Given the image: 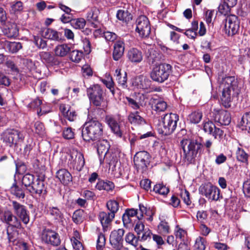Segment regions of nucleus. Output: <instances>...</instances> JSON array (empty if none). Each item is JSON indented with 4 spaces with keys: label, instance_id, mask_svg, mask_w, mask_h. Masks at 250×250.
<instances>
[{
    "label": "nucleus",
    "instance_id": "0eeeda50",
    "mask_svg": "<svg viewBox=\"0 0 250 250\" xmlns=\"http://www.w3.org/2000/svg\"><path fill=\"white\" fill-rule=\"evenodd\" d=\"M1 140L6 146L11 147L18 140H23L24 136L21 132L15 129H7L1 135Z\"/></svg>",
    "mask_w": 250,
    "mask_h": 250
},
{
    "label": "nucleus",
    "instance_id": "473e14b6",
    "mask_svg": "<svg viewBox=\"0 0 250 250\" xmlns=\"http://www.w3.org/2000/svg\"><path fill=\"white\" fill-rule=\"evenodd\" d=\"M152 108L157 112L165 111L167 107V104L161 99H153Z\"/></svg>",
    "mask_w": 250,
    "mask_h": 250
},
{
    "label": "nucleus",
    "instance_id": "9b49d317",
    "mask_svg": "<svg viewBox=\"0 0 250 250\" xmlns=\"http://www.w3.org/2000/svg\"><path fill=\"white\" fill-rule=\"evenodd\" d=\"M199 191L203 195L211 201H217L219 199L220 189L210 183L202 185L199 188Z\"/></svg>",
    "mask_w": 250,
    "mask_h": 250
},
{
    "label": "nucleus",
    "instance_id": "37998d69",
    "mask_svg": "<svg viewBox=\"0 0 250 250\" xmlns=\"http://www.w3.org/2000/svg\"><path fill=\"white\" fill-rule=\"evenodd\" d=\"M86 24V21L83 18L73 19L71 21V26L76 29H83Z\"/></svg>",
    "mask_w": 250,
    "mask_h": 250
},
{
    "label": "nucleus",
    "instance_id": "c756f323",
    "mask_svg": "<svg viewBox=\"0 0 250 250\" xmlns=\"http://www.w3.org/2000/svg\"><path fill=\"white\" fill-rule=\"evenodd\" d=\"M121 71V69L120 68L116 69L114 76L116 77V80L118 84L123 88H125L127 87V74L126 72L122 74Z\"/></svg>",
    "mask_w": 250,
    "mask_h": 250
},
{
    "label": "nucleus",
    "instance_id": "ddd939ff",
    "mask_svg": "<svg viewBox=\"0 0 250 250\" xmlns=\"http://www.w3.org/2000/svg\"><path fill=\"white\" fill-rule=\"evenodd\" d=\"M10 203V206L17 216L19 217L24 224H28L29 221V215L26 207L15 200H11Z\"/></svg>",
    "mask_w": 250,
    "mask_h": 250
},
{
    "label": "nucleus",
    "instance_id": "7c9ffc66",
    "mask_svg": "<svg viewBox=\"0 0 250 250\" xmlns=\"http://www.w3.org/2000/svg\"><path fill=\"white\" fill-rule=\"evenodd\" d=\"M128 121L134 125H144L146 124L145 120L139 115L138 112L131 113L128 116Z\"/></svg>",
    "mask_w": 250,
    "mask_h": 250
},
{
    "label": "nucleus",
    "instance_id": "9d476101",
    "mask_svg": "<svg viewBox=\"0 0 250 250\" xmlns=\"http://www.w3.org/2000/svg\"><path fill=\"white\" fill-rule=\"evenodd\" d=\"M150 25L148 18L144 15L139 16L136 20V31L141 38L148 37L150 33Z\"/></svg>",
    "mask_w": 250,
    "mask_h": 250
},
{
    "label": "nucleus",
    "instance_id": "680f3d73",
    "mask_svg": "<svg viewBox=\"0 0 250 250\" xmlns=\"http://www.w3.org/2000/svg\"><path fill=\"white\" fill-rule=\"evenodd\" d=\"M64 117L70 122H73L76 120L77 115L76 112L71 108L66 112V114H64Z\"/></svg>",
    "mask_w": 250,
    "mask_h": 250
},
{
    "label": "nucleus",
    "instance_id": "423d86ee",
    "mask_svg": "<svg viewBox=\"0 0 250 250\" xmlns=\"http://www.w3.org/2000/svg\"><path fill=\"white\" fill-rule=\"evenodd\" d=\"M171 66L167 63H161L156 65L150 73L152 80L158 83H163L168 78L171 72Z\"/></svg>",
    "mask_w": 250,
    "mask_h": 250
},
{
    "label": "nucleus",
    "instance_id": "4d7b16f0",
    "mask_svg": "<svg viewBox=\"0 0 250 250\" xmlns=\"http://www.w3.org/2000/svg\"><path fill=\"white\" fill-rule=\"evenodd\" d=\"M35 132L39 135L42 136L44 134L45 129L43 124L39 121L36 122L34 125Z\"/></svg>",
    "mask_w": 250,
    "mask_h": 250
},
{
    "label": "nucleus",
    "instance_id": "603ef678",
    "mask_svg": "<svg viewBox=\"0 0 250 250\" xmlns=\"http://www.w3.org/2000/svg\"><path fill=\"white\" fill-rule=\"evenodd\" d=\"M174 234L176 239H179L181 241H184L187 236V231L177 226L175 229Z\"/></svg>",
    "mask_w": 250,
    "mask_h": 250
},
{
    "label": "nucleus",
    "instance_id": "bb28decb",
    "mask_svg": "<svg viewBox=\"0 0 250 250\" xmlns=\"http://www.w3.org/2000/svg\"><path fill=\"white\" fill-rule=\"evenodd\" d=\"M56 177L64 185H67L72 180L70 173L66 169H61L56 172Z\"/></svg>",
    "mask_w": 250,
    "mask_h": 250
},
{
    "label": "nucleus",
    "instance_id": "338daca9",
    "mask_svg": "<svg viewBox=\"0 0 250 250\" xmlns=\"http://www.w3.org/2000/svg\"><path fill=\"white\" fill-rule=\"evenodd\" d=\"M215 127V125L211 122H208L204 124L203 126V129L206 132L208 133L209 134L212 133L214 128Z\"/></svg>",
    "mask_w": 250,
    "mask_h": 250
},
{
    "label": "nucleus",
    "instance_id": "4468645a",
    "mask_svg": "<svg viewBox=\"0 0 250 250\" xmlns=\"http://www.w3.org/2000/svg\"><path fill=\"white\" fill-rule=\"evenodd\" d=\"M97 150L99 155V160L101 164H102L104 160H105L106 162L109 165L111 164L112 161L108 159V155L109 153V149L110 148V145L108 142L105 140H102L97 144Z\"/></svg>",
    "mask_w": 250,
    "mask_h": 250
},
{
    "label": "nucleus",
    "instance_id": "13d9d810",
    "mask_svg": "<svg viewBox=\"0 0 250 250\" xmlns=\"http://www.w3.org/2000/svg\"><path fill=\"white\" fill-rule=\"evenodd\" d=\"M103 83L106 85V87L110 90L112 95H114L115 93L114 89V83L112 78L111 77H108L106 80H103Z\"/></svg>",
    "mask_w": 250,
    "mask_h": 250
},
{
    "label": "nucleus",
    "instance_id": "412c9836",
    "mask_svg": "<svg viewBox=\"0 0 250 250\" xmlns=\"http://www.w3.org/2000/svg\"><path fill=\"white\" fill-rule=\"evenodd\" d=\"M214 120L221 125H229L231 121L230 114L225 110L219 111L215 115Z\"/></svg>",
    "mask_w": 250,
    "mask_h": 250
},
{
    "label": "nucleus",
    "instance_id": "0e129e2a",
    "mask_svg": "<svg viewBox=\"0 0 250 250\" xmlns=\"http://www.w3.org/2000/svg\"><path fill=\"white\" fill-rule=\"evenodd\" d=\"M140 84L139 87L143 89H147L150 88L151 85V81L146 78H142L140 81Z\"/></svg>",
    "mask_w": 250,
    "mask_h": 250
},
{
    "label": "nucleus",
    "instance_id": "8fccbe9b",
    "mask_svg": "<svg viewBox=\"0 0 250 250\" xmlns=\"http://www.w3.org/2000/svg\"><path fill=\"white\" fill-rule=\"evenodd\" d=\"M7 47L10 52L14 53L21 49L22 45L19 42H10L8 43Z\"/></svg>",
    "mask_w": 250,
    "mask_h": 250
},
{
    "label": "nucleus",
    "instance_id": "f257e3e1",
    "mask_svg": "<svg viewBox=\"0 0 250 250\" xmlns=\"http://www.w3.org/2000/svg\"><path fill=\"white\" fill-rule=\"evenodd\" d=\"M220 87L222 89L221 96L222 104L225 107L229 108L233 99L240 93L238 82L234 76L223 77L220 82Z\"/></svg>",
    "mask_w": 250,
    "mask_h": 250
},
{
    "label": "nucleus",
    "instance_id": "774afa93",
    "mask_svg": "<svg viewBox=\"0 0 250 250\" xmlns=\"http://www.w3.org/2000/svg\"><path fill=\"white\" fill-rule=\"evenodd\" d=\"M243 191L245 195L250 197V178L246 181L243 185Z\"/></svg>",
    "mask_w": 250,
    "mask_h": 250
},
{
    "label": "nucleus",
    "instance_id": "1a4fd4ad",
    "mask_svg": "<svg viewBox=\"0 0 250 250\" xmlns=\"http://www.w3.org/2000/svg\"><path fill=\"white\" fill-rule=\"evenodd\" d=\"M240 22L238 17L234 15H229L226 19L224 27L225 33L228 36H233L236 34L239 30Z\"/></svg>",
    "mask_w": 250,
    "mask_h": 250
},
{
    "label": "nucleus",
    "instance_id": "5701e85b",
    "mask_svg": "<svg viewBox=\"0 0 250 250\" xmlns=\"http://www.w3.org/2000/svg\"><path fill=\"white\" fill-rule=\"evenodd\" d=\"M3 33L9 38H16L19 34V29L15 23L8 22L4 28Z\"/></svg>",
    "mask_w": 250,
    "mask_h": 250
},
{
    "label": "nucleus",
    "instance_id": "aec40b11",
    "mask_svg": "<svg viewBox=\"0 0 250 250\" xmlns=\"http://www.w3.org/2000/svg\"><path fill=\"white\" fill-rule=\"evenodd\" d=\"M126 58L131 63L136 64L142 61L143 55L141 50L136 48H132L127 51Z\"/></svg>",
    "mask_w": 250,
    "mask_h": 250
},
{
    "label": "nucleus",
    "instance_id": "39448f33",
    "mask_svg": "<svg viewBox=\"0 0 250 250\" xmlns=\"http://www.w3.org/2000/svg\"><path fill=\"white\" fill-rule=\"evenodd\" d=\"M87 94L90 103L94 106L104 109L107 105V101L104 91L99 84H94L87 88Z\"/></svg>",
    "mask_w": 250,
    "mask_h": 250
},
{
    "label": "nucleus",
    "instance_id": "a211bd4d",
    "mask_svg": "<svg viewBox=\"0 0 250 250\" xmlns=\"http://www.w3.org/2000/svg\"><path fill=\"white\" fill-rule=\"evenodd\" d=\"M27 190L31 194H35L39 196H41L42 194L45 195L46 194L44 182L39 178H37L35 182Z\"/></svg>",
    "mask_w": 250,
    "mask_h": 250
},
{
    "label": "nucleus",
    "instance_id": "bf43d9fd",
    "mask_svg": "<svg viewBox=\"0 0 250 250\" xmlns=\"http://www.w3.org/2000/svg\"><path fill=\"white\" fill-rule=\"evenodd\" d=\"M17 234V232L13 230V229H11V227H7V235L9 242H13L16 240Z\"/></svg>",
    "mask_w": 250,
    "mask_h": 250
},
{
    "label": "nucleus",
    "instance_id": "a19ab883",
    "mask_svg": "<svg viewBox=\"0 0 250 250\" xmlns=\"http://www.w3.org/2000/svg\"><path fill=\"white\" fill-rule=\"evenodd\" d=\"M106 207L108 212L112 215H115V213L118 211L119 206L118 203L115 200H109L106 203Z\"/></svg>",
    "mask_w": 250,
    "mask_h": 250
},
{
    "label": "nucleus",
    "instance_id": "20e7f679",
    "mask_svg": "<svg viewBox=\"0 0 250 250\" xmlns=\"http://www.w3.org/2000/svg\"><path fill=\"white\" fill-rule=\"evenodd\" d=\"M160 119L159 129L160 133L164 135L172 133L176 128L179 116L170 113L162 115Z\"/></svg>",
    "mask_w": 250,
    "mask_h": 250
},
{
    "label": "nucleus",
    "instance_id": "79ce46f5",
    "mask_svg": "<svg viewBox=\"0 0 250 250\" xmlns=\"http://www.w3.org/2000/svg\"><path fill=\"white\" fill-rule=\"evenodd\" d=\"M125 241L134 247H136L138 246V238H137L132 233L128 232L125 235Z\"/></svg>",
    "mask_w": 250,
    "mask_h": 250
},
{
    "label": "nucleus",
    "instance_id": "f8f14e48",
    "mask_svg": "<svg viewBox=\"0 0 250 250\" xmlns=\"http://www.w3.org/2000/svg\"><path fill=\"white\" fill-rule=\"evenodd\" d=\"M69 158L68 164L78 171H81L85 164V161L83 154L75 149H72L70 151Z\"/></svg>",
    "mask_w": 250,
    "mask_h": 250
},
{
    "label": "nucleus",
    "instance_id": "09e8293b",
    "mask_svg": "<svg viewBox=\"0 0 250 250\" xmlns=\"http://www.w3.org/2000/svg\"><path fill=\"white\" fill-rule=\"evenodd\" d=\"M75 129L70 127H65L62 131V136L65 139L70 140L74 138Z\"/></svg>",
    "mask_w": 250,
    "mask_h": 250
},
{
    "label": "nucleus",
    "instance_id": "864d4df0",
    "mask_svg": "<svg viewBox=\"0 0 250 250\" xmlns=\"http://www.w3.org/2000/svg\"><path fill=\"white\" fill-rule=\"evenodd\" d=\"M40 57L42 61L46 63H50L52 62L53 57L50 52L42 51L39 54Z\"/></svg>",
    "mask_w": 250,
    "mask_h": 250
},
{
    "label": "nucleus",
    "instance_id": "de8ad7c7",
    "mask_svg": "<svg viewBox=\"0 0 250 250\" xmlns=\"http://www.w3.org/2000/svg\"><path fill=\"white\" fill-rule=\"evenodd\" d=\"M42 101L39 98H36L32 101L29 104L30 107L36 109L37 110V114L39 116L42 114V109L40 107Z\"/></svg>",
    "mask_w": 250,
    "mask_h": 250
},
{
    "label": "nucleus",
    "instance_id": "4be33fe9",
    "mask_svg": "<svg viewBox=\"0 0 250 250\" xmlns=\"http://www.w3.org/2000/svg\"><path fill=\"white\" fill-rule=\"evenodd\" d=\"M42 37L53 41H59L61 40V33L51 28H44L41 31Z\"/></svg>",
    "mask_w": 250,
    "mask_h": 250
},
{
    "label": "nucleus",
    "instance_id": "ea45409f",
    "mask_svg": "<svg viewBox=\"0 0 250 250\" xmlns=\"http://www.w3.org/2000/svg\"><path fill=\"white\" fill-rule=\"evenodd\" d=\"M207 241L205 238L198 236L196 238L194 245V250H205Z\"/></svg>",
    "mask_w": 250,
    "mask_h": 250
},
{
    "label": "nucleus",
    "instance_id": "c85d7f7f",
    "mask_svg": "<svg viewBox=\"0 0 250 250\" xmlns=\"http://www.w3.org/2000/svg\"><path fill=\"white\" fill-rule=\"evenodd\" d=\"M70 51V46L67 44L58 45L54 49L56 56L61 57L65 56Z\"/></svg>",
    "mask_w": 250,
    "mask_h": 250
},
{
    "label": "nucleus",
    "instance_id": "7ed1b4c3",
    "mask_svg": "<svg viewBox=\"0 0 250 250\" xmlns=\"http://www.w3.org/2000/svg\"><path fill=\"white\" fill-rule=\"evenodd\" d=\"M103 133L102 124L96 120L92 119L85 123L82 130L83 140L88 142L100 139Z\"/></svg>",
    "mask_w": 250,
    "mask_h": 250
},
{
    "label": "nucleus",
    "instance_id": "052dcab7",
    "mask_svg": "<svg viewBox=\"0 0 250 250\" xmlns=\"http://www.w3.org/2000/svg\"><path fill=\"white\" fill-rule=\"evenodd\" d=\"M34 40L35 44L38 48L44 49L46 47L47 45L46 42L41 38L34 36Z\"/></svg>",
    "mask_w": 250,
    "mask_h": 250
},
{
    "label": "nucleus",
    "instance_id": "b1692460",
    "mask_svg": "<svg viewBox=\"0 0 250 250\" xmlns=\"http://www.w3.org/2000/svg\"><path fill=\"white\" fill-rule=\"evenodd\" d=\"M125 51V43L122 41H117L114 44L112 57L114 61H119L123 56Z\"/></svg>",
    "mask_w": 250,
    "mask_h": 250
},
{
    "label": "nucleus",
    "instance_id": "5fc2aeb1",
    "mask_svg": "<svg viewBox=\"0 0 250 250\" xmlns=\"http://www.w3.org/2000/svg\"><path fill=\"white\" fill-rule=\"evenodd\" d=\"M105 244V238L104 235L102 233L98 235L97 240V250H102Z\"/></svg>",
    "mask_w": 250,
    "mask_h": 250
},
{
    "label": "nucleus",
    "instance_id": "f704fd0d",
    "mask_svg": "<svg viewBox=\"0 0 250 250\" xmlns=\"http://www.w3.org/2000/svg\"><path fill=\"white\" fill-rule=\"evenodd\" d=\"M240 124L243 130H247L250 133V112L246 113L242 116Z\"/></svg>",
    "mask_w": 250,
    "mask_h": 250
},
{
    "label": "nucleus",
    "instance_id": "2eb2a0df",
    "mask_svg": "<svg viewBox=\"0 0 250 250\" xmlns=\"http://www.w3.org/2000/svg\"><path fill=\"white\" fill-rule=\"evenodd\" d=\"M150 156L146 151L138 152L134 157V163L138 170H144L149 164Z\"/></svg>",
    "mask_w": 250,
    "mask_h": 250
},
{
    "label": "nucleus",
    "instance_id": "c03bdc74",
    "mask_svg": "<svg viewBox=\"0 0 250 250\" xmlns=\"http://www.w3.org/2000/svg\"><path fill=\"white\" fill-rule=\"evenodd\" d=\"M236 158L238 161L243 163H248V155L240 147H238L236 152Z\"/></svg>",
    "mask_w": 250,
    "mask_h": 250
},
{
    "label": "nucleus",
    "instance_id": "4c0bfd02",
    "mask_svg": "<svg viewBox=\"0 0 250 250\" xmlns=\"http://www.w3.org/2000/svg\"><path fill=\"white\" fill-rule=\"evenodd\" d=\"M84 211L82 209H78L74 211L72 215V220L76 224L82 223L84 219Z\"/></svg>",
    "mask_w": 250,
    "mask_h": 250
},
{
    "label": "nucleus",
    "instance_id": "69168bd1",
    "mask_svg": "<svg viewBox=\"0 0 250 250\" xmlns=\"http://www.w3.org/2000/svg\"><path fill=\"white\" fill-rule=\"evenodd\" d=\"M180 195L186 205H190L191 204V202L189 198V193L187 190H182Z\"/></svg>",
    "mask_w": 250,
    "mask_h": 250
},
{
    "label": "nucleus",
    "instance_id": "f3484780",
    "mask_svg": "<svg viewBox=\"0 0 250 250\" xmlns=\"http://www.w3.org/2000/svg\"><path fill=\"white\" fill-rule=\"evenodd\" d=\"M124 234L125 230L123 229H119L111 232L110 236V243L116 250H121L123 247V236Z\"/></svg>",
    "mask_w": 250,
    "mask_h": 250
},
{
    "label": "nucleus",
    "instance_id": "a18cd8bd",
    "mask_svg": "<svg viewBox=\"0 0 250 250\" xmlns=\"http://www.w3.org/2000/svg\"><path fill=\"white\" fill-rule=\"evenodd\" d=\"M83 57V53L81 51L74 50L70 51V59L73 62H79Z\"/></svg>",
    "mask_w": 250,
    "mask_h": 250
},
{
    "label": "nucleus",
    "instance_id": "6e6552de",
    "mask_svg": "<svg viewBox=\"0 0 250 250\" xmlns=\"http://www.w3.org/2000/svg\"><path fill=\"white\" fill-rule=\"evenodd\" d=\"M41 239L43 243L54 247L59 246L61 243L59 234L49 229H44L42 230Z\"/></svg>",
    "mask_w": 250,
    "mask_h": 250
},
{
    "label": "nucleus",
    "instance_id": "e2e57ef3",
    "mask_svg": "<svg viewBox=\"0 0 250 250\" xmlns=\"http://www.w3.org/2000/svg\"><path fill=\"white\" fill-rule=\"evenodd\" d=\"M71 241L72 246L75 250H83L84 248L82 243L75 237H72Z\"/></svg>",
    "mask_w": 250,
    "mask_h": 250
},
{
    "label": "nucleus",
    "instance_id": "58836bf2",
    "mask_svg": "<svg viewBox=\"0 0 250 250\" xmlns=\"http://www.w3.org/2000/svg\"><path fill=\"white\" fill-rule=\"evenodd\" d=\"M202 118V113L199 111L192 112L188 116V120L191 123L198 124L199 123Z\"/></svg>",
    "mask_w": 250,
    "mask_h": 250
},
{
    "label": "nucleus",
    "instance_id": "cd10ccee",
    "mask_svg": "<svg viewBox=\"0 0 250 250\" xmlns=\"http://www.w3.org/2000/svg\"><path fill=\"white\" fill-rule=\"evenodd\" d=\"M47 211L51 217L56 222H60L63 219V214L57 207H49Z\"/></svg>",
    "mask_w": 250,
    "mask_h": 250
},
{
    "label": "nucleus",
    "instance_id": "72a5a7b5",
    "mask_svg": "<svg viewBox=\"0 0 250 250\" xmlns=\"http://www.w3.org/2000/svg\"><path fill=\"white\" fill-rule=\"evenodd\" d=\"M11 193L17 198L23 199L25 197V193L21 186L17 185L16 183L13 184L10 188Z\"/></svg>",
    "mask_w": 250,
    "mask_h": 250
},
{
    "label": "nucleus",
    "instance_id": "2f4dec72",
    "mask_svg": "<svg viewBox=\"0 0 250 250\" xmlns=\"http://www.w3.org/2000/svg\"><path fill=\"white\" fill-rule=\"evenodd\" d=\"M114 188L113 182L109 181H99L96 185V188L99 190H104L106 191L112 190Z\"/></svg>",
    "mask_w": 250,
    "mask_h": 250
},
{
    "label": "nucleus",
    "instance_id": "393cba45",
    "mask_svg": "<svg viewBox=\"0 0 250 250\" xmlns=\"http://www.w3.org/2000/svg\"><path fill=\"white\" fill-rule=\"evenodd\" d=\"M105 121L108 125L110 126L112 132L119 137H122V132L120 126L114 118L111 116H106Z\"/></svg>",
    "mask_w": 250,
    "mask_h": 250
},
{
    "label": "nucleus",
    "instance_id": "e433bc0d",
    "mask_svg": "<svg viewBox=\"0 0 250 250\" xmlns=\"http://www.w3.org/2000/svg\"><path fill=\"white\" fill-rule=\"evenodd\" d=\"M116 17L117 19L120 21L125 22H128L132 19V16L130 13L127 10H118Z\"/></svg>",
    "mask_w": 250,
    "mask_h": 250
},
{
    "label": "nucleus",
    "instance_id": "6ab92c4d",
    "mask_svg": "<svg viewBox=\"0 0 250 250\" xmlns=\"http://www.w3.org/2000/svg\"><path fill=\"white\" fill-rule=\"evenodd\" d=\"M4 222L9 225L11 229H21V224L17 216L14 215L10 211H5L3 215Z\"/></svg>",
    "mask_w": 250,
    "mask_h": 250
},
{
    "label": "nucleus",
    "instance_id": "c9c22d12",
    "mask_svg": "<svg viewBox=\"0 0 250 250\" xmlns=\"http://www.w3.org/2000/svg\"><path fill=\"white\" fill-rule=\"evenodd\" d=\"M36 178L35 176L30 173H27L25 174L22 179V183L23 185L27 189L29 187H31L36 181Z\"/></svg>",
    "mask_w": 250,
    "mask_h": 250
},
{
    "label": "nucleus",
    "instance_id": "49530a36",
    "mask_svg": "<svg viewBox=\"0 0 250 250\" xmlns=\"http://www.w3.org/2000/svg\"><path fill=\"white\" fill-rule=\"evenodd\" d=\"M153 190L161 195H166L169 192V189L163 184H158L154 186Z\"/></svg>",
    "mask_w": 250,
    "mask_h": 250
},
{
    "label": "nucleus",
    "instance_id": "dca6fc26",
    "mask_svg": "<svg viewBox=\"0 0 250 250\" xmlns=\"http://www.w3.org/2000/svg\"><path fill=\"white\" fill-rule=\"evenodd\" d=\"M137 209L130 208L126 209L122 216L124 226L128 229H132L138 220L137 215L138 214Z\"/></svg>",
    "mask_w": 250,
    "mask_h": 250
},
{
    "label": "nucleus",
    "instance_id": "3c124183",
    "mask_svg": "<svg viewBox=\"0 0 250 250\" xmlns=\"http://www.w3.org/2000/svg\"><path fill=\"white\" fill-rule=\"evenodd\" d=\"M231 7H232L224 1L219 5L218 11L222 15L228 16V14L230 13Z\"/></svg>",
    "mask_w": 250,
    "mask_h": 250
},
{
    "label": "nucleus",
    "instance_id": "a878e982",
    "mask_svg": "<svg viewBox=\"0 0 250 250\" xmlns=\"http://www.w3.org/2000/svg\"><path fill=\"white\" fill-rule=\"evenodd\" d=\"M114 217V215H112L110 213L105 211L100 212L98 215L99 219L104 229L110 225Z\"/></svg>",
    "mask_w": 250,
    "mask_h": 250
},
{
    "label": "nucleus",
    "instance_id": "f03ea898",
    "mask_svg": "<svg viewBox=\"0 0 250 250\" xmlns=\"http://www.w3.org/2000/svg\"><path fill=\"white\" fill-rule=\"evenodd\" d=\"M183 158L188 163H192L202 151L203 145L196 140L185 138L180 142Z\"/></svg>",
    "mask_w": 250,
    "mask_h": 250
},
{
    "label": "nucleus",
    "instance_id": "6e6d98bb",
    "mask_svg": "<svg viewBox=\"0 0 250 250\" xmlns=\"http://www.w3.org/2000/svg\"><path fill=\"white\" fill-rule=\"evenodd\" d=\"M158 229L162 233L167 234L169 232V226L166 221H162L158 226Z\"/></svg>",
    "mask_w": 250,
    "mask_h": 250
}]
</instances>
